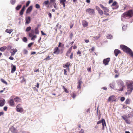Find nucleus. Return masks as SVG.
I'll use <instances>...</instances> for the list:
<instances>
[{"label": "nucleus", "instance_id": "nucleus-1", "mask_svg": "<svg viewBox=\"0 0 133 133\" xmlns=\"http://www.w3.org/2000/svg\"><path fill=\"white\" fill-rule=\"evenodd\" d=\"M64 44L59 42L58 45L57 47H56L54 49L53 53L56 55H58L59 54H62L63 53L64 49L62 48L60 49L59 48H63Z\"/></svg>", "mask_w": 133, "mask_h": 133}, {"label": "nucleus", "instance_id": "nucleus-2", "mask_svg": "<svg viewBox=\"0 0 133 133\" xmlns=\"http://www.w3.org/2000/svg\"><path fill=\"white\" fill-rule=\"evenodd\" d=\"M133 12L132 10H129L124 12L121 15V18L127 19H129L132 16Z\"/></svg>", "mask_w": 133, "mask_h": 133}, {"label": "nucleus", "instance_id": "nucleus-3", "mask_svg": "<svg viewBox=\"0 0 133 133\" xmlns=\"http://www.w3.org/2000/svg\"><path fill=\"white\" fill-rule=\"evenodd\" d=\"M133 82H131L130 83L127 84V92L125 93L126 95L130 94L133 90Z\"/></svg>", "mask_w": 133, "mask_h": 133}, {"label": "nucleus", "instance_id": "nucleus-4", "mask_svg": "<svg viewBox=\"0 0 133 133\" xmlns=\"http://www.w3.org/2000/svg\"><path fill=\"white\" fill-rule=\"evenodd\" d=\"M133 116V114H132L130 113L128 115V117H127L125 115L122 116L121 117L125 121L126 123L128 124H129L130 123V121L128 119V117H132Z\"/></svg>", "mask_w": 133, "mask_h": 133}, {"label": "nucleus", "instance_id": "nucleus-5", "mask_svg": "<svg viewBox=\"0 0 133 133\" xmlns=\"http://www.w3.org/2000/svg\"><path fill=\"white\" fill-rule=\"evenodd\" d=\"M117 83L119 87H121V88L119 89H116V90L118 91H122L125 87L124 83L122 81L119 80L118 81Z\"/></svg>", "mask_w": 133, "mask_h": 133}, {"label": "nucleus", "instance_id": "nucleus-6", "mask_svg": "<svg viewBox=\"0 0 133 133\" xmlns=\"http://www.w3.org/2000/svg\"><path fill=\"white\" fill-rule=\"evenodd\" d=\"M120 46L121 48L127 53L129 52V51L131 50L130 48L124 45H120Z\"/></svg>", "mask_w": 133, "mask_h": 133}, {"label": "nucleus", "instance_id": "nucleus-7", "mask_svg": "<svg viewBox=\"0 0 133 133\" xmlns=\"http://www.w3.org/2000/svg\"><path fill=\"white\" fill-rule=\"evenodd\" d=\"M86 11L87 13L89 14L90 15H95V11L94 9L90 8L87 9Z\"/></svg>", "mask_w": 133, "mask_h": 133}, {"label": "nucleus", "instance_id": "nucleus-8", "mask_svg": "<svg viewBox=\"0 0 133 133\" xmlns=\"http://www.w3.org/2000/svg\"><path fill=\"white\" fill-rule=\"evenodd\" d=\"M21 104H18L16 107V111L18 112L22 113L23 111V108L21 107Z\"/></svg>", "mask_w": 133, "mask_h": 133}, {"label": "nucleus", "instance_id": "nucleus-9", "mask_svg": "<svg viewBox=\"0 0 133 133\" xmlns=\"http://www.w3.org/2000/svg\"><path fill=\"white\" fill-rule=\"evenodd\" d=\"M99 5L100 7L103 10L104 12H109V10L107 7L104 6L101 4H100Z\"/></svg>", "mask_w": 133, "mask_h": 133}, {"label": "nucleus", "instance_id": "nucleus-10", "mask_svg": "<svg viewBox=\"0 0 133 133\" xmlns=\"http://www.w3.org/2000/svg\"><path fill=\"white\" fill-rule=\"evenodd\" d=\"M96 8L99 15L101 16L103 14V11L98 6H96Z\"/></svg>", "mask_w": 133, "mask_h": 133}, {"label": "nucleus", "instance_id": "nucleus-11", "mask_svg": "<svg viewBox=\"0 0 133 133\" xmlns=\"http://www.w3.org/2000/svg\"><path fill=\"white\" fill-rule=\"evenodd\" d=\"M8 103L9 105L11 106L14 107L15 105V103L13 99H10Z\"/></svg>", "mask_w": 133, "mask_h": 133}, {"label": "nucleus", "instance_id": "nucleus-12", "mask_svg": "<svg viewBox=\"0 0 133 133\" xmlns=\"http://www.w3.org/2000/svg\"><path fill=\"white\" fill-rule=\"evenodd\" d=\"M110 61V58H108L106 59H104L103 61V63L105 65H106L108 64L109 62Z\"/></svg>", "mask_w": 133, "mask_h": 133}, {"label": "nucleus", "instance_id": "nucleus-13", "mask_svg": "<svg viewBox=\"0 0 133 133\" xmlns=\"http://www.w3.org/2000/svg\"><path fill=\"white\" fill-rule=\"evenodd\" d=\"M17 51V50L16 49H13L10 50V52L11 53V56H14L16 52Z\"/></svg>", "mask_w": 133, "mask_h": 133}, {"label": "nucleus", "instance_id": "nucleus-14", "mask_svg": "<svg viewBox=\"0 0 133 133\" xmlns=\"http://www.w3.org/2000/svg\"><path fill=\"white\" fill-rule=\"evenodd\" d=\"M117 4V3L116 1H115L111 5V6H114V7L113 8V9H116L118 8V5Z\"/></svg>", "mask_w": 133, "mask_h": 133}, {"label": "nucleus", "instance_id": "nucleus-15", "mask_svg": "<svg viewBox=\"0 0 133 133\" xmlns=\"http://www.w3.org/2000/svg\"><path fill=\"white\" fill-rule=\"evenodd\" d=\"M25 20L26 21L25 24H29L31 21L30 17V16L26 17L25 18Z\"/></svg>", "mask_w": 133, "mask_h": 133}, {"label": "nucleus", "instance_id": "nucleus-16", "mask_svg": "<svg viewBox=\"0 0 133 133\" xmlns=\"http://www.w3.org/2000/svg\"><path fill=\"white\" fill-rule=\"evenodd\" d=\"M11 72L13 73H14L16 70V67L15 65H14L13 64L11 65Z\"/></svg>", "mask_w": 133, "mask_h": 133}, {"label": "nucleus", "instance_id": "nucleus-17", "mask_svg": "<svg viewBox=\"0 0 133 133\" xmlns=\"http://www.w3.org/2000/svg\"><path fill=\"white\" fill-rule=\"evenodd\" d=\"M114 52L115 56H117L119 54L121 53L120 51L118 49H115L114 51Z\"/></svg>", "mask_w": 133, "mask_h": 133}, {"label": "nucleus", "instance_id": "nucleus-18", "mask_svg": "<svg viewBox=\"0 0 133 133\" xmlns=\"http://www.w3.org/2000/svg\"><path fill=\"white\" fill-rule=\"evenodd\" d=\"M66 2V0H60L59 2L61 4L63 5V7L65 8V3Z\"/></svg>", "mask_w": 133, "mask_h": 133}, {"label": "nucleus", "instance_id": "nucleus-19", "mask_svg": "<svg viewBox=\"0 0 133 133\" xmlns=\"http://www.w3.org/2000/svg\"><path fill=\"white\" fill-rule=\"evenodd\" d=\"M82 24L84 27L87 26L88 25V22L85 20L82 21Z\"/></svg>", "mask_w": 133, "mask_h": 133}, {"label": "nucleus", "instance_id": "nucleus-20", "mask_svg": "<svg viewBox=\"0 0 133 133\" xmlns=\"http://www.w3.org/2000/svg\"><path fill=\"white\" fill-rule=\"evenodd\" d=\"M25 6L24 5L19 12V14L21 16L23 14L24 12L25 11Z\"/></svg>", "mask_w": 133, "mask_h": 133}, {"label": "nucleus", "instance_id": "nucleus-21", "mask_svg": "<svg viewBox=\"0 0 133 133\" xmlns=\"http://www.w3.org/2000/svg\"><path fill=\"white\" fill-rule=\"evenodd\" d=\"M25 6L24 5L19 12V14L21 16L23 14L24 12L25 11Z\"/></svg>", "mask_w": 133, "mask_h": 133}, {"label": "nucleus", "instance_id": "nucleus-22", "mask_svg": "<svg viewBox=\"0 0 133 133\" xmlns=\"http://www.w3.org/2000/svg\"><path fill=\"white\" fill-rule=\"evenodd\" d=\"M14 100L16 102H21V99L18 97H16L14 99Z\"/></svg>", "mask_w": 133, "mask_h": 133}, {"label": "nucleus", "instance_id": "nucleus-23", "mask_svg": "<svg viewBox=\"0 0 133 133\" xmlns=\"http://www.w3.org/2000/svg\"><path fill=\"white\" fill-rule=\"evenodd\" d=\"M82 83V82L81 80H79L78 82V85L77 88L78 89H81V84Z\"/></svg>", "mask_w": 133, "mask_h": 133}, {"label": "nucleus", "instance_id": "nucleus-24", "mask_svg": "<svg viewBox=\"0 0 133 133\" xmlns=\"http://www.w3.org/2000/svg\"><path fill=\"white\" fill-rule=\"evenodd\" d=\"M5 103V100L4 99L0 100V106H3Z\"/></svg>", "mask_w": 133, "mask_h": 133}, {"label": "nucleus", "instance_id": "nucleus-25", "mask_svg": "<svg viewBox=\"0 0 133 133\" xmlns=\"http://www.w3.org/2000/svg\"><path fill=\"white\" fill-rule=\"evenodd\" d=\"M11 132L13 133H18L17 131L14 127L11 128Z\"/></svg>", "mask_w": 133, "mask_h": 133}, {"label": "nucleus", "instance_id": "nucleus-26", "mask_svg": "<svg viewBox=\"0 0 133 133\" xmlns=\"http://www.w3.org/2000/svg\"><path fill=\"white\" fill-rule=\"evenodd\" d=\"M70 64V63L69 62H68L66 64H63V67L64 68H65L66 67L69 68Z\"/></svg>", "mask_w": 133, "mask_h": 133}, {"label": "nucleus", "instance_id": "nucleus-27", "mask_svg": "<svg viewBox=\"0 0 133 133\" xmlns=\"http://www.w3.org/2000/svg\"><path fill=\"white\" fill-rule=\"evenodd\" d=\"M32 6H30L27 9L26 13L30 12L32 10Z\"/></svg>", "mask_w": 133, "mask_h": 133}, {"label": "nucleus", "instance_id": "nucleus-28", "mask_svg": "<svg viewBox=\"0 0 133 133\" xmlns=\"http://www.w3.org/2000/svg\"><path fill=\"white\" fill-rule=\"evenodd\" d=\"M114 96H110L108 98V101L109 102L111 101H114Z\"/></svg>", "mask_w": 133, "mask_h": 133}, {"label": "nucleus", "instance_id": "nucleus-29", "mask_svg": "<svg viewBox=\"0 0 133 133\" xmlns=\"http://www.w3.org/2000/svg\"><path fill=\"white\" fill-rule=\"evenodd\" d=\"M34 31L33 29H31V30L30 32H29V36L30 37H31L32 36V35H34Z\"/></svg>", "mask_w": 133, "mask_h": 133}, {"label": "nucleus", "instance_id": "nucleus-30", "mask_svg": "<svg viewBox=\"0 0 133 133\" xmlns=\"http://www.w3.org/2000/svg\"><path fill=\"white\" fill-rule=\"evenodd\" d=\"M7 47L6 46H3L0 48V51L2 52H4L6 49Z\"/></svg>", "mask_w": 133, "mask_h": 133}, {"label": "nucleus", "instance_id": "nucleus-31", "mask_svg": "<svg viewBox=\"0 0 133 133\" xmlns=\"http://www.w3.org/2000/svg\"><path fill=\"white\" fill-rule=\"evenodd\" d=\"M22 6V5L20 4V5H18L15 8L16 10H19L21 8Z\"/></svg>", "mask_w": 133, "mask_h": 133}, {"label": "nucleus", "instance_id": "nucleus-32", "mask_svg": "<svg viewBox=\"0 0 133 133\" xmlns=\"http://www.w3.org/2000/svg\"><path fill=\"white\" fill-rule=\"evenodd\" d=\"M39 31L38 30V27H37L36 28L35 30V33L36 34H38L39 33Z\"/></svg>", "mask_w": 133, "mask_h": 133}, {"label": "nucleus", "instance_id": "nucleus-33", "mask_svg": "<svg viewBox=\"0 0 133 133\" xmlns=\"http://www.w3.org/2000/svg\"><path fill=\"white\" fill-rule=\"evenodd\" d=\"M127 54H129L131 57H132L133 58V52L131 49L130 51H129V52H128Z\"/></svg>", "mask_w": 133, "mask_h": 133}, {"label": "nucleus", "instance_id": "nucleus-34", "mask_svg": "<svg viewBox=\"0 0 133 133\" xmlns=\"http://www.w3.org/2000/svg\"><path fill=\"white\" fill-rule=\"evenodd\" d=\"M1 81L4 84H5L6 85H8L7 83L3 79H1Z\"/></svg>", "mask_w": 133, "mask_h": 133}, {"label": "nucleus", "instance_id": "nucleus-35", "mask_svg": "<svg viewBox=\"0 0 133 133\" xmlns=\"http://www.w3.org/2000/svg\"><path fill=\"white\" fill-rule=\"evenodd\" d=\"M130 103V100L129 99H127L125 102V103L126 104H129Z\"/></svg>", "mask_w": 133, "mask_h": 133}, {"label": "nucleus", "instance_id": "nucleus-36", "mask_svg": "<svg viewBox=\"0 0 133 133\" xmlns=\"http://www.w3.org/2000/svg\"><path fill=\"white\" fill-rule=\"evenodd\" d=\"M103 122L102 123V126H106V123L105 121V120L104 119H103Z\"/></svg>", "mask_w": 133, "mask_h": 133}, {"label": "nucleus", "instance_id": "nucleus-37", "mask_svg": "<svg viewBox=\"0 0 133 133\" xmlns=\"http://www.w3.org/2000/svg\"><path fill=\"white\" fill-rule=\"evenodd\" d=\"M11 29H7L5 30V32L8 33H9L10 34H11L12 32Z\"/></svg>", "mask_w": 133, "mask_h": 133}, {"label": "nucleus", "instance_id": "nucleus-38", "mask_svg": "<svg viewBox=\"0 0 133 133\" xmlns=\"http://www.w3.org/2000/svg\"><path fill=\"white\" fill-rule=\"evenodd\" d=\"M31 26L28 27L26 29V31L27 32H28L31 30Z\"/></svg>", "mask_w": 133, "mask_h": 133}, {"label": "nucleus", "instance_id": "nucleus-39", "mask_svg": "<svg viewBox=\"0 0 133 133\" xmlns=\"http://www.w3.org/2000/svg\"><path fill=\"white\" fill-rule=\"evenodd\" d=\"M37 36L36 35H33L32 36L30 37H31V40H35V39L36 37Z\"/></svg>", "mask_w": 133, "mask_h": 133}, {"label": "nucleus", "instance_id": "nucleus-40", "mask_svg": "<svg viewBox=\"0 0 133 133\" xmlns=\"http://www.w3.org/2000/svg\"><path fill=\"white\" fill-rule=\"evenodd\" d=\"M22 40L24 42H26L27 41L28 39L25 37H24L22 39Z\"/></svg>", "mask_w": 133, "mask_h": 133}, {"label": "nucleus", "instance_id": "nucleus-41", "mask_svg": "<svg viewBox=\"0 0 133 133\" xmlns=\"http://www.w3.org/2000/svg\"><path fill=\"white\" fill-rule=\"evenodd\" d=\"M63 88V89H64V91H65L67 93H68L69 92L68 90H67V89L65 88V87L64 86H62Z\"/></svg>", "mask_w": 133, "mask_h": 133}, {"label": "nucleus", "instance_id": "nucleus-42", "mask_svg": "<svg viewBox=\"0 0 133 133\" xmlns=\"http://www.w3.org/2000/svg\"><path fill=\"white\" fill-rule=\"evenodd\" d=\"M16 2V0H11L10 2L12 5L14 4Z\"/></svg>", "mask_w": 133, "mask_h": 133}, {"label": "nucleus", "instance_id": "nucleus-43", "mask_svg": "<svg viewBox=\"0 0 133 133\" xmlns=\"http://www.w3.org/2000/svg\"><path fill=\"white\" fill-rule=\"evenodd\" d=\"M52 58H50V57L49 56H48L46 58H45L44 60H45L46 61L49 60L50 59H52Z\"/></svg>", "mask_w": 133, "mask_h": 133}, {"label": "nucleus", "instance_id": "nucleus-44", "mask_svg": "<svg viewBox=\"0 0 133 133\" xmlns=\"http://www.w3.org/2000/svg\"><path fill=\"white\" fill-rule=\"evenodd\" d=\"M34 44V42H31V43H30L28 45V47L29 48L31 47V46H32V45H33Z\"/></svg>", "mask_w": 133, "mask_h": 133}, {"label": "nucleus", "instance_id": "nucleus-45", "mask_svg": "<svg viewBox=\"0 0 133 133\" xmlns=\"http://www.w3.org/2000/svg\"><path fill=\"white\" fill-rule=\"evenodd\" d=\"M73 36V34L72 32H71V33L69 35V37H70V38L71 39H72Z\"/></svg>", "mask_w": 133, "mask_h": 133}, {"label": "nucleus", "instance_id": "nucleus-46", "mask_svg": "<svg viewBox=\"0 0 133 133\" xmlns=\"http://www.w3.org/2000/svg\"><path fill=\"white\" fill-rule=\"evenodd\" d=\"M103 119H102L101 120L99 121H98L97 123V124H98L101 123H102V122H103Z\"/></svg>", "mask_w": 133, "mask_h": 133}, {"label": "nucleus", "instance_id": "nucleus-47", "mask_svg": "<svg viewBox=\"0 0 133 133\" xmlns=\"http://www.w3.org/2000/svg\"><path fill=\"white\" fill-rule=\"evenodd\" d=\"M35 7L36 8L39 9L40 8V6L38 4H37L35 5Z\"/></svg>", "mask_w": 133, "mask_h": 133}, {"label": "nucleus", "instance_id": "nucleus-48", "mask_svg": "<svg viewBox=\"0 0 133 133\" xmlns=\"http://www.w3.org/2000/svg\"><path fill=\"white\" fill-rule=\"evenodd\" d=\"M71 96L74 99L76 97V95L75 94L73 93L71 94Z\"/></svg>", "mask_w": 133, "mask_h": 133}, {"label": "nucleus", "instance_id": "nucleus-49", "mask_svg": "<svg viewBox=\"0 0 133 133\" xmlns=\"http://www.w3.org/2000/svg\"><path fill=\"white\" fill-rule=\"evenodd\" d=\"M95 50V48L94 47H92L90 49V52H92L94 51Z\"/></svg>", "mask_w": 133, "mask_h": 133}, {"label": "nucleus", "instance_id": "nucleus-50", "mask_svg": "<svg viewBox=\"0 0 133 133\" xmlns=\"http://www.w3.org/2000/svg\"><path fill=\"white\" fill-rule=\"evenodd\" d=\"M49 3V1L48 0L45 1L44 2V4L45 5H46L48 4Z\"/></svg>", "mask_w": 133, "mask_h": 133}, {"label": "nucleus", "instance_id": "nucleus-51", "mask_svg": "<svg viewBox=\"0 0 133 133\" xmlns=\"http://www.w3.org/2000/svg\"><path fill=\"white\" fill-rule=\"evenodd\" d=\"M30 1H29L27 2L25 6L26 7H27L29 5V4L30 3Z\"/></svg>", "mask_w": 133, "mask_h": 133}, {"label": "nucleus", "instance_id": "nucleus-52", "mask_svg": "<svg viewBox=\"0 0 133 133\" xmlns=\"http://www.w3.org/2000/svg\"><path fill=\"white\" fill-rule=\"evenodd\" d=\"M110 86L111 88L114 89L115 88V85L112 84H110Z\"/></svg>", "mask_w": 133, "mask_h": 133}, {"label": "nucleus", "instance_id": "nucleus-53", "mask_svg": "<svg viewBox=\"0 0 133 133\" xmlns=\"http://www.w3.org/2000/svg\"><path fill=\"white\" fill-rule=\"evenodd\" d=\"M77 55L79 54V56H81V52L79 50L77 52Z\"/></svg>", "mask_w": 133, "mask_h": 133}, {"label": "nucleus", "instance_id": "nucleus-54", "mask_svg": "<svg viewBox=\"0 0 133 133\" xmlns=\"http://www.w3.org/2000/svg\"><path fill=\"white\" fill-rule=\"evenodd\" d=\"M73 52L71 53V55L70 56V59H72L73 57Z\"/></svg>", "mask_w": 133, "mask_h": 133}, {"label": "nucleus", "instance_id": "nucleus-55", "mask_svg": "<svg viewBox=\"0 0 133 133\" xmlns=\"http://www.w3.org/2000/svg\"><path fill=\"white\" fill-rule=\"evenodd\" d=\"M125 99V97H122L120 99V100L121 101L123 102V101Z\"/></svg>", "mask_w": 133, "mask_h": 133}, {"label": "nucleus", "instance_id": "nucleus-56", "mask_svg": "<svg viewBox=\"0 0 133 133\" xmlns=\"http://www.w3.org/2000/svg\"><path fill=\"white\" fill-rule=\"evenodd\" d=\"M7 109H8V107H6V106H5V107H4V108H3V109L5 111H6L7 110Z\"/></svg>", "mask_w": 133, "mask_h": 133}, {"label": "nucleus", "instance_id": "nucleus-57", "mask_svg": "<svg viewBox=\"0 0 133 133\" xmlns=\"http://www.w3.org/2000/svg\"><path fill=\"white\" fill-rule=\"evenodd\" d=\"M79 133H84V130L81 129V130L79 132Z\"/></svg>", "mask_w": 133, "mask_h": 133}, {"label": "nucleus", "instance_id": "nucleus-58", "mask_svg": "<svg viewBox=\"0 0 133 133\" xmlns=\"http://www.w3.org/2000/svg\"><path fill=\"white\" fill-rule=\"evenodd\" d=\"M9 59L11 60H13L14 59V58L13 57H12V56H11H11H10L9 58Z\"/></svg>", "mask_w": 133, "mask_h": 133}, {"label": "nucleus", "instance_id": "nucleus-59", "mask_svg": "<svg viewBox=\"0 0 133 133\" xmlns=\"http://www.w3.org/2000/svg\"><path fill=\"white\" fill-rule=\"evenodd\" d=\"M41 32L42 34L43 35H46V34H45V33H44L43 31H41Z\"/></svg>", "mask_w": 133, "mask_h": 133}, {"label": "nucleus", "instance_id": "nucleus-60", "mask_svg": "<svg viewBox=\"0 0 133 133\" xmlns=\"http://www.w3.org/2000/svg\"><path fill=\"white\" fill-rule=\"evenodd\" d=\"M64 74L65 75H67V74L66 73L67 71L66 70V69H64Z\"/></svg>", "mask_w": 133, "mask_h": 133}, {"label": "nucleus", "instance_id": "nucleus-61", "mask_svg": "<svg viewBox=\"0 0 133 133\" xmlns=\"http://www.w3.org/2000/svg\"><path fill=\"white\" fill-rule=\"evenodd\" d=\"M23 51H24V53L25 54H27V52H28V51L26 49L24 50Z\"/></svg>", "mask_w": 133, "mask_h": 133}, {"label": "nucleus", "instance_id": "nucleus-62", "mask_svg": "<svg viewBox=\"0 0 133 133\" xmlns=\"http://www.w3.org/2000/svg\"><path fill=\"white\" fill-rule=\"evenodd\" d=\"M4 114V112H0V116L3 115Z\"/></svg>", "mask_w": 133, "mask_h": 133}, {"label": "nucleus", "instance_id": "nucleus-63", "mask_svg": "<svg viewBox=\"0 0 133 133\" xmlns=\"http://www.w3.org/2000/svg\"><path fill=\"white\" fill-rule=\"evenodd\" d=\"M50 1L51 3H55L56 2V1L55 0H50Z\"/></svg>", "mask_w": 133, "mask_h": 133}, {"label": "nucleus", "instance_id": "nucleus-64", "mask_svg": "<svg viewBox=\"0 0 133 133\" xmlns=\"http://www.w3.org/2000/svg\"><path fill=\"white\" fill-rule=\"evenodd\" d=\"M48 15L49 17L50 18H51L52 17V15L51 13H49L48 14Z\"/></svg>", "mask_w": 133, "mask_h": 133}]
</instances>
